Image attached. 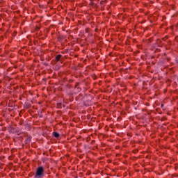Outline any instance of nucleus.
Here are the masks:
<instances>
[{
  "label": "nucleus",
  "instance_id": "1",
  "mask_svg": "<svg viewBox=\"0 0 178 178\" xmlns=\"http://www.w3.org/2000/svg\"><path fill=\"white\" fill-rule=\"evenodd\" d=\"M35 177H38V178L44 177V167L40 166L38 168L35 175Z\"/></svg>",
  "mask_w": 178,
  "mask_h": 178
},
{
  "label": "nucleus",
  "instance_id": "2",
  "mask_svg": "<svg viewBox=\"0 0 178 178\" xmlns=\"http://www.w3.org/2000/svg\"><path fill=\"white\" fill-rule=\"evenodd\" d=\"M53 136L56 137V138H58L59 137V133L58 132H53Z\"/></svg>",
  "mask_w": 178,
  "mask_h": 178
},
{
  "label": "nucleus",
  "instance_id": "3",
  "mask_svg": "<svg viewBox=\"0 0 178 178\" xmlns=\"http://www.w3.org/2000/svg\"><path fill=\"white\" fill-rule=\"evenodd\" d=\"M62 58V56L60 54H58L56 56V60H59Z\"/></svg>",
  "mask_w": 178,
  "mask_h": 178
}]
</instances>
